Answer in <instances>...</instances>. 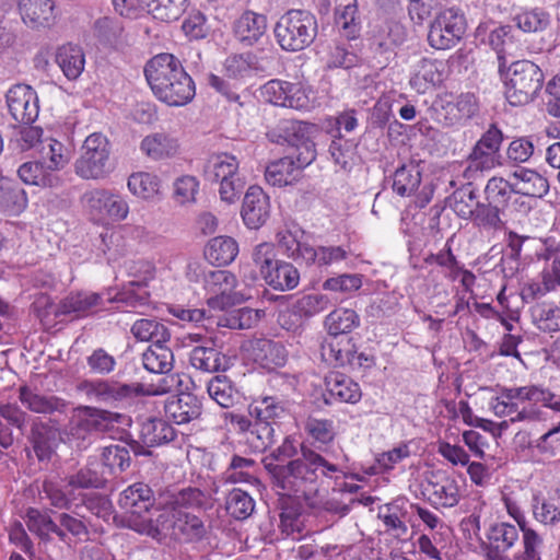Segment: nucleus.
<instances>
[{
	"label": "nucleus",
	"mask_w": 560,
	"mask_h": 560,
	"mask_svg": "<svg viewBox=\"0 0 560 560\" xmlns=\"http://www.w3.org/2000/svg\"><path fill=\"white\" fill-rule=\"evenodd\" d=\"M140 150L149 159L160 161L175 156L179 151V143L170 135L156 132L142 139Z\"/></svg>",
	"instance_id": "nucleus-31"
},
{
	"label": "nucleus",
	"mask_w": 560,
	"mask_h": 560,
	"mask_svg": "<svg viewBox=\"0 0 560 560\" xmlns=\"http://www.w3.org/2000/svg\"><path fill=\"white\" fill-rule=\"evenodd\" d=\"M348 250L342 246H318L304 249V264L316 265L319 268H328L346 260Z\"/></svg>",
	"instance_id": "nucleus-41"
},
{
	"label": "nucleus",
	"mask_w": 560,
	"mask_h": 560,
	"mask_svg": "<svg viewBox=\"0 0 560 560\" xmlns=\"http://www.w3.org/2000/svg\"><path fill=\"white\" fill-rule=\"evenodd\" d=\"M81 203L92 220L96 222H121L129 214L127 199L114 189L93 188L81 197Z\"/></svg>",
	"instance_id": "nucleus-10"
},
{
	"label": "nucleus",
	"mask_w": 560,
	"mask_h": 560,
	"mask_svg": "<svg viewBox=\"0 0 560 560\" xmlns=\"http://www.w3.org/2000/svg\"><path fill=\"white\" fill-rule=\"evenodd\" d=\"M301 175L292 156H284L269 163L265 171L266 180L278 187L292 185Z\"/></svg>",
	"instance_id": "nucleus-36"
},
{
	"label": "nucleus",
	"mask_w": 560,
	"mask_h": 560,
	"mask_svg": "<svg viewBox=\"0 0 560 560\" xmlns=\"http://www.w3.org/2000/svg\"><path fill=\"white\" fill-rule=\"evenodd\" d=\"M520 528L509 522H495L487 530L482 547L508 552L520 540Z\"/></svg>",
	"instance_id": "nucleus-32"
},
{
	"label": "nucleus",
	"mask_w": 560,
	"mask_h": 560,
	"mask_svg": "<svg viewBox=\"0 0 560 560\" xmlns=\"http://www.w3.org/2000/svg\"><path fill=\"white\" fill-rule=\"evenodd\" d=\"M488 43L498 55L499 71L502 72L506 67V56L511 55L514 46L512 26L502 25L492 30L488 36Z\"/></svg>",
	"instance_id": "nucleus-52"
},
{
	"label": "nucleus",
	"mask_w": 560,
	"mask_h": 560,
	"mask_svg": "<svg viewBox=\"0 0 560 560\" xmlns=\"http://www.w3.org/2000/svg\"><path fill=\"white\" fill-rule=\"evenodd\" d=\"M201 410V401L192 394L173 395L164 404L166 418L177 424H186L198 419Z\"/></svg>",
	"instance_id": "nucleus-20"
},
{
	"label": "nucleus",
	"mask_w": 560,
	"mask_h": 560,
	"mask_svg": "<svg viewBox=\"0 0 560 560\" xmlns=\"http://www.w3.org/2000/svg\"><path fill=\"white\" fill-rule=\"evenodd\" d=\"M172 523L162 525L164 529L170 530L171 536L183 542L198 541L207 533L203 522L196 515L188 512L172 514Z\"/></svg>",
	"instance_id": "nucleus-23"
},
{
	"label": "nucleus",
	"mask_w": 560,
	"mask_h": 560,
	"mask_svg": "<svg viewBox=\"0 0 560 560\" xmlns=\"http://www.w3.org/2000/svg\"><path fill=\"white\" fill-rule=\"evenodd\" d=\"M55 61L68 80H75L84 70L85 56L79 46L69 44L58 48Z\"/></svg>",
	"instance_id": "nucleus-39"
},
{
	"label": "nucleus",
	"mask_w": 560,
	"mask_h": 560,
	"mask_svg": "<svg viewBox=\"0 0 560 560\" xmlns=\"http://www.w3.org/2000/svg\"><path fill=\"white\" fill-rule=\"evenodd\" d=\"M444 63L435 59L422 58L417 62L410 78V85L418 92H425L429 86L444 81Z\"/></svg>",
	"instance_id": "nucleus-28"
},
{
	"label": "nucleus",
	"mask_w": 560,
	"mask_h": 560,
	"mask_svg": "<svg viewBox=\"0 0 560 560\" xmlns=\"http://www.w3.org/2000/svg\"><path fill=\"white\" fill-rule=\"evenodd\" d=\"M351 340V338L338 339V337H334L325 342L322 347L323 359L336 366L349 365L353 352Z\"/></svg>",
	"instance_id": "nucleus-51"
},
{
	"label": "nucleus",
	"mask_w": 560,
	"mask_h": 560,
	"mask_svg": "<svg viewBox=\"0 0 560 560\" xmlns=\"http://www.w3.org/2000/svg\"><path fill=\"white\" fill-rule=\"evenodd\" d=\"M127 186L132 195L142 199H152L160 194L161 179L155 174L138 172L129 176Z\"/></svg>",
	"instance_id": "nucleus-50"
},
{
	"label": "nucleus",
	"mask_w": 560,
	"mask_h": 560,
	"mask_svg": "<svg viewBox=\"0 0 560 560\" xmlns=\"http://www.w3.org/2000/svg\"><path fill=\"white\" fill-rule=\"evenodd\" d=\"M153 94L170 106H184L196 94L195 83L180 61L172 54H159L144 67Z\"/></svg>",
	"instance_id": "nucleus-3"
},
{
	"label": "nucleus",
	"mask_w": 560,
	"mask_h": 560,
	"mask_svg": "<svg viewBox=\"0 0 560 560\" xmlns=\"http://www.w3.org/2000/svg\"><path fill=\"white\" fill-rule=\"evenodd\" d=\"M19 400L26 409L35 413H63L69 407L67 400L55 395L42 394L37 388L27 385L19 387Z\"/></svg>",
	"instance_id": "nucleus-19"
},
{
	"label": "nucleus",
	"mask_w": 560,
	"mask_h": 560,
	"mask_svg": "<svg viewBox=\"0 0 560 560\" xmlns=\"http://www.w3.org/2000/svg\"><path fill=\"white\" fill-rule=\"evenodd\" d=\"M479 202L475 190L470 187L457 189L451 197V208L459 218L465 220H471Z\"/></svg>",
	"instance_id": "nucleus-63"
},
{
	"label": "nucleus",
	"mask_w": 560,
	"mask_h": 560,
	"mask_svg": "<svg viewBox=\"0 0 560 560\" xmlns=\"http://www.w3.org/2000/svg\"><path fill=\"white\" fill-rule=\"evenodd\" d=\"M298 454L295 440L289 435L262 459V464L272 486L281 494L313 504L320 487V476L338 478L343 475V468L304 444L300 456Z\"/></svg>",
	"instance_id": "nucleus-1"
},
{
	"label": "nucleus",
	"mask_w": 560,
	"mask_h": 560,
	"mask_svg": "<svg viewBox=\"0 0 560 560\" xmlns=\"http://www.w3.org/2000/svg\"><path fill=\"white\" fill-rule=\"evenodd\" d=\"M234 35L245 46H253L266 35L267 16L254 11H245L234 22Z\"/></svg>",
	"instance_id": "nucleus-24"
},
{
	"label": "nucleus",
	"mask_w": 560,
	"mask_h": 560,
	"mask_svg": "<svg viewBox=\"0 0 560 560\" xmlns=\"http://www.w3.org/2000/svg\"><path fill=\"white\" fill-rule=\"evenodd\" d=\"M83 388L91 399L112 407L127 404L143 394V386L139 383L124 384L107 380L85 382Z\"/></svg>",
	"instance_id": "nucleus-13"
},
{
	"label": "nucleus",
	"mask_w": 560,
	"mask_h": 560,
	"mask_svg": "<svg viewBox=\"0 0 560 560\" xmlns=\"http://www.w3.org/2000/svg\"><path fill=\"white\" fill-rule=\"evenodd\" d=\"M522 533V548L515 553L514 560H541L544 538L533 527H525Z\"/></svg>",
	"instance_id": "nucleus-62"
},
{
	"label": "nucleus",
	"mask_w": 560,
	"mask_h": 560,
	"mask_svg": "<svg viewBox=\"0 0 560 560\" xmlns=\"http://www.w3.org/2000/svg\"><path fill=\"white\" fill-rule=\"evenodd\" d=\"M155 504L158 495L144 482H135L127 487L118 499V505L126 513L138 517H143Z\"/></svg>",
	"instance_id": "nucleus-16"
},
{
	"label": "nucleus",
	"mask_w": 560,
	"mask_h": 560,
	"mask_svg": "<svg viewBox=\"0 0 560 560\" xmlns=\"http://www.w3.org/2000/svg\"><path fill=\"white\" fill-rule=\"evenodd\" d=\"M127 417L122 413L80 406L67 424L66 432L69 441L79 450H85L93 443V433L110 432L116 423H124Z\"/></svg>",
	"instance_id": "nucleus-4"
},
{
	"label": "nucleus",
	"mask_w": 560,
	"mask_h": 560,
	"mask_svg": "<svg viewBox=\"0 0 560 560\" xmlns=\"http://www.w3.org/2000/svg\"><path fill=\"white\" fill-rule=\"evenodd\" d=\"M451 241L448 240L443 249L436 254H430L424 258L425 265H438L443 269L444 276L451 281H455L462 271V265L452 252Z\"/></svg>",
	"instance_id": "nucleus-58"
},
{
	"label": "nucleus",
	"mask_w": 560,
	"mask_h": 560,
	"mask_svg": "<svg viewBox=\"0 0 560 560\" xmlns=\"http://www.w3.org/2000/svg\"><path fill=\"white\" fill-rule=\"evenodd\" d=\"M360 325V317L352 308L338 307L325 318V327L332 337L347 335Z\"/></svg>",
	"instance_id": "nucleus-46"
},
{
	"label": "nucleus",
	"mask_w": 560,
	"mask_h": 560,
	"mask_svg": "<svg viewBox=\"0 0 560 560\" xmlns=\"http://www.w3.org/2000/svg\"><path fill=\"white\" fill-rule=\"evenodd\" d=\"M27 206L26 192L16 183L0 178V212L20 214Z\"/></svg>",
	"instance_id": "nucleus-38"
},
{
	"label": "nucleus",
	"mask_w": 560,
	"mask_h": 560,
	"mask_svg": "<svg viewBox=\"0 0 560 560\" xmlns=\"http://www.w3.org/2000/svg\"><path fill=\"white\" fill-rule=\"evenodd\" d=\"M165 343L151 345L142 353V365L150 373L168 374L173 370L174 354Z\"/></svg>",
	"instance_id": "nucleus-34"
},
{
	"label": "nucleus",
	"mask_w": 560,
	"mask_h": 560,
	"mask_svg": "<svg viewBox=\"0 0 560 560\" xmlns=\"http://www.w3.org/2000/svg\"><path fill=\"white\" fill-rule=\"evenodd\" d=\"M205 494L197 488L180 490L166 488L158 493V506L170 510L172 514L185 512L188 509H198L203 504Z\"/></svg>",
	"instance_id": "nucleus-18"
},
{
	"label": "nucleus",
	"mask_w": 560,
	"mask_h": 560,
	"mask_svg": "<svg viewBox=\"0 0 560 560\" xmlns=\"http://www.w3.org/2000/svg\"><path fill=\"white\" fill-rule=\"evenodd\" d=\"M288 412L287 399L278 395H260L248 405L247 413L229 411L224 413V420L254 452H264L275 443V425Z\"/></svg>",
	"instance_id": "nucleus-2"
},
{
	"label": "nucleus",
	"mask_w": 560,
	"mask_h": 560,
	"mask_svg": "<svg viewBox=\"0 0 560 560\" xmlns=\"http://www.w3.org/2000/svg\"><path fill=\"white\" fill-rule=\"evenodd\" d=\"M131 334L137 340L151 341V345L167 342L171 339L167 326L156 318L137 319L131 326Z\"/></svg>",
	"instance_id": "nucleus-42"
},
{
	"label": "nucleus",
	"mask_w": 560,
	"mask_h": 560,
	"mask_svg": "<svg viewBox=\"0 0 560 560\" xmlns=\"http://www.w3.org/2000/svg\"><path fill=\"white\" fill-rule=\"evenodd\" d=\"M264 280L275 290L289 291L299 285L300 272L291 262L277 260Z\"/></svg>",
	"instance_id": "nucleus-40"
},
{
	"label": "nucleus",
	"mask_w": 560,
	"mask_h": 560,
	"mask_svg": "<svg viewBox=\"0 0 560 560\" xmlns=\"http://www.w3.org/2000/svg\"><path fill=\"white\" fill-rule=\"evenodd\" d=\"M421 184V171L413 163L404 164L398 167L393 176V190L401 196H411Z\"/></svg>",
	"instance_id": "nucleus-48"
},
{
	"label": "nucleus",
	"mask_w": 560,
	"mask_h": 560,
	"mask_svg": "<svg viewBox=\"0 0 560 560\" xmlns=\"http://www.w3.org/2000/svg\"><path fill=\"white\" fill-rule=\"evenodd\" d=\"M112 147L107 137L93 132L86 137L80 156L74 162V173L82 179L100 180L113 171L110 162Z\"/></svg>",
	"instance_id": "nucleus-7"
},
{
	"label": "nucleus",
	"mask_w": 560,
	"mask_h": 560,
	"mask_svg": "<svg viewBox=\"0 0 560 560\" xmlns=\"http://www.w3.org/2000/svg\"><path fill=\"white\" fill-rule=\"evenodd\" d=\"M325 62L329 69H350L358 65L359 58L347 43L335 42L328 46Z\"/></svg>",
	"instance_id": "nucleus-55"
},
{
	"label": "nucleus",
	"mask_w": 560,
	"mask_h": 560,
	"mask_svg": "<svg viewBox=\"0 0 560 560\" xmlns=\"http://www.w3.org/2000/svg\"><path fill=\"white\" fill-rule=\"evenodd\" d=\"M335 22L348 38H354L360 31L357 0H336Z\"/></svg>",
	"instance_id": "nucleus-47"
},
{
	"label": "nucleus",
	"mask_w": 560,
	"mask_h": 560,
	"mask_svg": "<svg viewBox=\"0 0 560 560\" xmlns=\"http://www.w3.org/2000/svg\"><path fill=\"white\" fill-rule=\"evenodd\" d=\"M509 79L505 82V97L513 106L532 102L544 84L541 69L530 60H517L509 67Z\"/></svg>",
	"instance_id": "nucleus-9"
},
{
	"label": "nucleus",
	"mask_w": 560,
	"mask_h": 560,
	"mask_svg": "<svg viewBox=\"0 0 560 560\" xmlns=\"http://www.w3.org/2000/svg\"><path fill=\"white\" fill-rule=\"evenodd\" d=\"M467 166L464 171L466 179H476L485 172H489L500 165L499 154L474 145L467 156Z\"/></svg>",
	"instance_id": "nucleus-43"
},
{
	"label": "nucleus",
	"mask_w": 560,
	"mask_h": 560,
	"mask_svg": "<svg viewBox=\"0 0 560 560\" xmlns=\"http://www.w3.org/2000/svg\"><path fill=\"white\" fill-rule=\"evenodd\" d=\"M140 4L155 20L173 22L185 12L188 0H139Z\"/></svg>",
	"instance_id": "nucleus-44"
},
{
	"label": "nucleus",
	"mask_w": 560,
	"mask_h": 560,
	"mask_svg": "<svg viewBox=\"0 0 560 560\" xmlns=\"http://www.w3.org/2000/svg\"><path fill=\"white\" fill-rule=\"evenodd\" d=\"M19 10L23 22L31 28H49L56 22L51 0H20Z\"/></svg>",
	"instance_id": "nucleus-22"
},
{
	"label": "nucleus",
	"mask_w": 560,
	"mask_h": 560,
	"mask_svg": "<svg viewBox=\"0 0 560 560\" xmlns=\"http://www.w3.org/2000/svg\"><path fill=\"white\" fill-rule=\"evenodd\" d=\"M466 28V18L459 9H444L430 23L428 43L434 49H450L462 39Z\"/></svg>",
	"instance_id": "nucleus-12"
},
{
	"label": "nucleus",
	"mask_w": 560,
	"mask_h": 560,
	"mask_svg": "<svg viewBox=\"0 0 560 560\" xmlns=\"http://www.w3.org/2000/svg\"><path fill=\"white\" fill-rule=\"evenodd\" d=\"M502 209L487 202L480 201L471 218L472 223L485 231H498L504 226V221L501 219Z\"/></svg>",
	"instance_id": "nucleus-54"
},
{
	"label": "nucleus",
	"mask_w": 560,
	"mask_h": 560,
	"mask_svg": "<svg viewBox=\"0 0 560 560\" xmlns=\"http://www.w3.org/2000/svg\"><path fill=\"white\" fill-rule=\"evenodd\" d=\"M192 368L206 373H217L229 368V358L213 346H196L190 350Z\"/></svg>",
	"instance_id": "nucleus-29"
},
{
	"label": "nucleus",
	"mask_w": 560,
	"mask_h": 560,
	"mask_svg": "<svg viewBox=\"0 0 560 560\" xmlns=\"http://www.w3.org/2000/svg\"><path fill=\"white\" fill-rule=\"evenodd\" d=\"M378 30L374 34V44L377 45L380 51L390 50L394 46L405 40L406 33L401 24L394 21H384L377 26Z\"/></svg>",
	"instance_id": "nucleus-53"
},
{
	"label": "nucleus",
	"mask_w": 560,
	"mask_h": 560,
	"mask_svg": "<svg viewBox=\"0 0 560 560\" xmlns=\"http://www.w3.org/2000/svg\"><path fill=\"white\" fill-rule=\"evenodd\" d=\"M248 351L250 358L266 369L282 366L288 359V351L281 342L265 338L252 341Z\"/></svg>",
	"instance_id": "nucleus-25"
},
{
	"label": "nucleus",
	"mask_w": 560,
	"mask_h": 560,
	"mask_svg": "<svg viewBox=\"0 0 560 560\" xmlns=\"http://www.w3.org/2000/svg\"><path fill=\"white\" fill-rule=\"evenodd\" d=\"M55 431L45 423H36L32 428L31 442L39 460L49 459L55 443Z\"/></svg>",
	"instance_id": "nucleus-61"
},
{
	"label": "nucleus",
	"mask_w": 560,
	"mask_h": 560,
	"mask_svg": "<svg viewBox=\"0 0 560 560\" xmlns=\"http://www.w3.org/2000/svg\"><path fill=\"white\" fill-rule=\"evenodd\" d=\"M105 482L104 474L97 471L92 463L67 477L68 486L73 489H100L104 487Z\"/></svg>",
	"instance_id": "nucleus-56"
},
{
	"label": "nucleus",
	"mask_w": 560,
	"mask_h": 560,
	"mask_svg": "<svg viewBox=\"0 0 560 560\" xmlns=\"http://www.w3.org/2000/svg\"><path fill=\"white\" fill-rule=\"evenodd\" d=\"M326 395L325 401L332 404L334 401L357 404L362 396L361 388L349 376L331 372L325 377Z\"/></svg>",
	"instance_id": "nucleus-21"
},
{
	"label": "nucleus",
	"mask_w": 560,
	"mask_h": 560,
	"mask_svg": "<svg viewBox=\"0 0 560 560\" xmlns=\"http://www.w3.org/2000/svg\"><path fill=\"white\" fill-rule=\"evenodd\" d=\"M205 289L212 294L208 299L210 306L225 307L240 304L252 298L247 288L229 270H210L203 278ZM248 287V284H246Z\"/></svg>",
	"instance_id": "nucleus-11"
},
{
	"label": "nucleus",
	"mask_w": 560,
	"mask_h": 560,
	"mask_svg": "<svg viewBox=\"0 0 560 560\" xmlns=\"http://www.w3.org/2000/svg\"><path fill=\"white\" fill-rule=\"evenodd\" d=\"M237 158L228 152L210 155L205 164L203 173L207 180L219 184V195L222 201L231 205L238 200L244 188V182L238 173Z\"/></svg>",
	"instance_id": "nucleus-8"
},
{
	"label": "nucleus",
	"mask_w": 560,
	"mask_h": 560,
	"mask_svg": "<svg viewBox=\"0 0 560 560\" xmlns=\"http://www.w3.org/2000/svg\"><path fill=\"white\" fill-rule=\"evenodd\" d=\"M243 221L249 229H259L264 225L270 214L269 197L258 186H250L243 200Z\"/></svg>",
	"instance_id": "nucleus-17"
},
{
	"label": "nucleus",
	"mask_w": 560,
	"mask_h": 560,
	"mask_svg": "<svg viewBox=\"0 0 560 560\" xmlns=\"http://www.w3.org/2000/svg\"><path fill=\"white\" fill-rule=\"evenodd\" d=\"M237 254L238 244L230 236L213 237L205 247V257L212 265H229L236 258Z\"/></svg>",
	"instance_id": "nucleus-37"
},
{
	"label": "nucleus",
	"mask_w": 560,
	"mask_h": 560,
	"mask_svg": "<svg viewBox=\"0 0 560 560\" xmlns=\"http://www.w3.org/2000/svg\"><path fill=\"white\" fill-rule=\"evenodd\" d=\"M430 501L442 508H453L460 499L459 487L455 479L443 477L436 481H430Z\"/></svg>",
	"instance_id": "nucleus-45"
},
{
	"label": "nucleus",
	"mask_w": 560,
	"mask_h": 560,
	"mask_svg": "<svg viewBox=\"0 0 560 560\" xmlns=\"http://www.w3.org/2000/svg\"><path fill=\"white\" fill-rule=\"evenodd\" d=\"M209 396L221 407L229 408L237 399L238 392L224 375H217L208 383Z\"/></svg>",
	"instance_id": "nucleus-59"
},
{
	"label": "nucleus",
	"mask_w": 560,
	"mask_h": 560,
	"mask_svg": "<svg viewBox=\"0 0 560 560\" xmlns=\"http://www.w3.org/2000/svg\"><path fill=\"white\" fill-rule=\"evenodd\" d=\"M43 162L48 166V170L56 171L62 170L69 162L67 149L65 144L55 139H45L39 148Z\"/></svg>",
	"instance_id": "nucleus-57"
},
{
	"label": "nucleus",
	"mask_w": 560,
	"mask_h": 560,
	"mask_svg": "<svg viewBox=\"0 0 560 560\" xmlns=\"http://www.w3.org/2000/svg\"><path fill=\"white\" fill-rule=\"evenodd\" d=\"M18 175L27 185L56 188L61 184L60 177L48 170L43 161L23 163L18 170Z\"/></svg>",
	"instance_id": "nucleus-33"
},
{
	"label": "nucleus",
	"mask_w": 560,
	"mask_h": 560,
	"mask_svg": "<svg viewBox=\"0 0 560 560\" xmlns=\"http://www.w3.org/2000/svg\"><path fill=\"white\" fill-rule=\"evenodd\" d=\"M174 428L163 419L150 418L141 423L139 438L148 447H154L173 441Z\"/></svg>",
	"instance_id": "nucleus-35"
},
{
	"label": "nucleus",
	"mask_w": 560,
	"mask_h": 560,
	"mask_svg": "<svg viewBox=\"0 0 560 560\" xmlns=\"http://www.w3.org/2000/svg\"><path fill=\"white\" fill-rule=\"evenodd\" d=\"M5 98L9 113L16 122L31 125L37 119L38 96L31 85L19 83L11 86Z\"/></svg>",
	"instance_id": "nucleus-15"
},
{
	"label": "nucleus",
	"mask_w": 560,
	"mask_h": 560,
	"mask_svg": "<svg viewBox=\"0 0 560 560\" xmlns=\"http://www.w3.org/2000/svg\"><path fill=\"white\" fill-rule=\"evenodd\" d=\"M509 180H511L516 195L540 198L549 190L548 180L533 170L521 168L515 171L511 174Z\"/></svg>",
	"instance_id": "nucleus-30"
},
{
	"label": "nucleus",
	"mask_w": 560,
	"mask_h": 560,
	"mask_svg": "<svg viewBox=\"0 0 560 560\" xmlns=\"http://www.w3.org/2000/svg\"><path fill=\"white\" fill-rule=\"evenodd\" d=\"M255 509L254 499L238 488L231 490L226 497L225 510L235 520H245L252 515Z\"/></svg>",
	"instance_id": "nucleus-60"
},
{
	"label": "nucleus",
	"mask_w": 560,
	"mask_h": 560,
	"mask_svg": "<svg viewBox=\"0 0 560 560\" xmlns=\"http://www.w3.org/2000/svg\"><path fill=\"white\" fill-rule=\"evenodd\" d=\"M527 386L501 387L499 396L491 401V408L498 417H510L511 422L534 421L538 412L534 408H521L522 402L528 401Z\"/></svg>",
	"instance_id": "nucleus-14"
},
{
	"label": "nucleus",
	"mask_w": 560,
	"mask_h": 560,
	"mask_svg": "<svg viewBox=\"0 0 560 560\" xmlns=\"http://www.w3.org/2000/svg\"><path fill=\"white\" fill-rule=\"evenodd\" d=\"M479 109V100L472 92L439 94L430 107L431 118L443 128L464 126Z\"/></svg>",
	"instance_id": "nucleus-6"
},
{
	"label": "nucleus",
	"mask_w": 560,
	"mask_h": 560,
	"mask_svg": "<svg viewBox=\"0 0 560 560\" xmlns=\"http://www.w3.org/2000/svg\"><path fill=\"white\" fill-rule=\"evenodd\" d=\"M273 33L283 50L300 51L316 38L317 21L308 11L290 10L276 23Z\"/></svg>",
	"instance_id": "nucleus-5"
},
{
	"label": "nucleus",
	"mask_w": 560,
	"mask_h": 560,
	"mask_svg": "<svg viewBox=\"0 0 560 560\" xmlns=\"http://www.w3.org/2000/svg\"><path fill=\"white\" fill-rule=\"evenodd\" d=\"M103 299L94 292H77L66 296L59 304L58 313L81 318L94 314L102 305Z\"/></svg>",
	"instance_id": "nucleus-27"
},
{
	"label": "nucleus",
	"mask_w": 560,
	"mask_h": 560,
	"mask_svg": "<svg viewBox=\"0 0 560 560\" xmlns=\"http://www.w3.org/2000/svg\"><path fill=\"white\" fill-rule=\"evenodd\" d=\"M533 518L546 528L560 527V488L553 495L544 497L540 493L533 495L530 501Z\"/></svg>",
	"instance_id": "nucleus-26"
},
{
	"label": "nucleus",
	"mask_w": 560,
	"mask_h": 560,
	"mask_svg": "<svg viewBox=\"0 0 560 560\" xmlns=\"http://www.w3.org/2000/svg\"><path fill=\"white\" fill-rule=\"evenodd\" d=\"M224 69L229 78L241 79L248 77L254 70H262V67L257 65V59L253 54H246L226 58Z\"/></svg>",
	"instance_id": "nucleus-64"
},
{
	"label": "nucleus",
	"mask_w": 560,
	"mask_h": 560,
	"mask_svg": "<svg viewBox=\"0 0 560 560\" xmlns=\"http://www.w3.org/2000/svg\"><path fill=\"white\" fill-rule=\"evenodd\" d=\"M485 201L502 209L503 211L510 206L512 197L516 195L511 180L503 177L493 176L488 179L483 189Z\"/></svg>",
	"instance_id": "nucleus-49"
}]
</instances>
